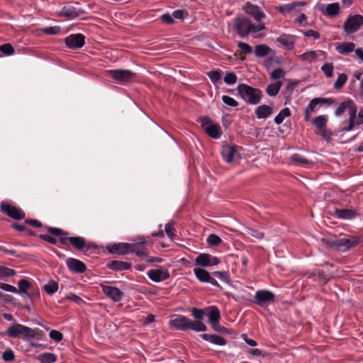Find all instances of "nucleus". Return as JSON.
<instances>
[{"label":"nucleus","mask_w":363,"mask_h":363,"mask_svg":"<svg viewBox=\"0 0 363 363\" xmlns=\"http://www.w3.org/2000/svg\"><path fill=\"white\" fill-rule=\"evenodd\" d=\"M169 325L177 330L183 331L193 330L196 332H204L207 330L203 323L193 322L187 317L179 314L171 316Z\"/></svg>","instance_id":"f257e3e1"},{"label":"nucleus","mask_w":363,"mask_h":363,"mask_svg":"<svg viewBox=\"0 0 363 363\" xmlns=\"http://www.w3.org/2000/svg\"><path fill=\"white\" fill-rule=\"evenodd\" d=\"M233 23L238 34L242 38L247 37L251 33H257L265 29L263 23H254L245 17L235 18Z\"/></svg>","instance_id":"f03ea898"},{"label":"nucleus","mask_w":363,"mask_h":363,"mask_svg":"<svg viewBox=\"0 0 363 363\" xmlns=\"http://www.w3.org/2000/svg\"><path fill=\"white\" fill-rule=\"evenodd\" d=\"M239 96L247 103L256 105L262 99V91L245 84H240L237 87Z\"/></svg>","instance_id":"7ed1b4c3"},{"label":"nucleus","mask_w":363,"mask_h":363,"mask_svg":"<svg viewBox=\"0 0 363 363\" xmlns=\"http://www.w3.org/2000/svg\"><path fill=\"white\" fill-rule=\"evenodd\" d=\"M6 334L12 338H33L37 335V330L19 323H15L6 330Z\"/></svg>","instance_id":"20e7f679"},{"label":"nucleus","mask_w":363,"mask_h":363,"mask_svg":"<svg viewBox=\"0 0 363 363\" xmlns=\"http://www.w3.org/2000/svg\"><path fill=\"white\" fill-rule=\"evenodd\" d=\"M313 124L316 127L318 130L316 133L320 135L323 138L327 140H329L331 138L332 133L330 130H327L326 124L328 122V117L326 116H319L314 118L313 121Z\"/></svg>","instance_id":"39448f33"},{"label":"nucleus","mask_w":363,"mask_h":363,"mask_svg":"<svg viewBox=\"0 0 363 363\" xmlns=\"http://www.w3.org/2000/svg\"><path fill=\"white\" fill-rule=\"evenodd\" d=\"M108 76L121 83L128 82L135 77V73L128 69L109 70Z\"/></svg>","instance_id":"423d86ee"},{"label":"nucleus","mask_w":363,"mask_h":363,"mask_svg":"<svg viewBox=\"0 0 363 363\" xmlns=\"http://www.w3.org/2000/svg\"><path fill=\"white\" fill-rule=\"evenodd\" d=\"M359 242V239L356 237H347L337 240L335 245L340 251H346L356 247Z\"/></svg>","instance_id":"0eeeda50"},{"label":"nucleus","mask_w":363,"mask_h":363,"mask_svg":"<svg viewBox=\"0 0 363 363\" xmlns=\"http://www.w3.org/2000/svg\"><path fill=\"white\" fill-rule=\"evenodd\" d=\"M201 125L206 130V133L214 139H218L220 137L221 131L219 125L211 123L208 118H202L201 120Z\"/></svg>","instance_id":"6e6552de"},{"label":"nucleus","mask_w":363,"mask_h":363,"mask_svg":"<svg viewBox=\"0 0 363 363\" xmlns=\"http://www.w3.org/2000/svg\"><path fill=\"white\" fill-rule=\"evenodd\" d=\"M243 9L246 13L251 16L258 23L266 17L264 12L259 6L250 2L245 4Z\"/></svg>","instance_id":"1a4fd4ad"},{"label":"nucleus","mask_w":363,"mask_h":363,"mask_svg":"<svg viewBox=\"0 0 363 363\" xmlns=\"http://www.w3.org/2000/svg\"><path fill=\"white\" fill-rule=\"evenodd\" d=\"M363 24V17L360 15H354L350 17L344 25L345 31L347 33L356 32Z\"/></svg>","instance_id":"9d476101"},{"label":"nucleus","mask_w":363,"mask_h":363,"mask_svg":"<svg viewBox=\"0 0 363 363\" xmlns=\"http://www.w3.org/2000/svg\"><path fill=\"white\" fill-rule=\"evenodd\" d=\"M66 45L71 49H79L84 46L85 37L81 33L72 34L65 40Z\"/></svg>","instance_id":"9b49d317"},{"label":"nucleus","mask_w":363,"mask_h":363,"mask_svg":"<svg viewBox=\"0 0 363 363\" xmlns=\"http://www.w3.org/2000/svg\"><path fill=\"white\" fill-rule=\"evenodd\" d=\"M195 262L199 266L206 267L217 265L220 263V260L216 257L212 256L209 254L202 253L196 258Z\"/></svg>","instance_id":"f8f14e48"},{"label":"nucleus","mask_w":363,"mask_h":363,"mask_svg":"<svg viewBox=\"0 0 363 363\" xmlns=\"http://www.w3.org/2000/svg\"><path fill=\"white\" fill-rule=\"evenodd\" d=\"M1 209L7 216L15 220H21L25 218V213L23 211L10 204L2 203Z\"/></svg>","instance_id":"ddd939ff"},{"label":"nucleus","mask_w":363,"mask_h":363,"mask_svg":"<svg viewBox=\"0 0 363 363\" xmlns=\"http://www.w3.org/2000/svg\"><path fill=\"white\" fill-rule=\"evenodd\" d=\"M329 99L323 98H314L313 99L308 105L306 106L304 112V120L306 121H311V115L317 111V106L318 104H323L328 102Z\"/></svg>","instance_id":"4468645a"},{"label":"nucleus","mask_w":363,"mask_h":363,"mask_svg":"<svg viewBox=\"0 0 363 363\" xmlns=\"http://www.w3.org/2000/svg\"><path fill=\"white\" fill-rule=\"evenodd\" d=\"M255 302L260 306H264L270 302H273L274 295L269 291H257L255 295Z\"/></svg>","instance_id":"2eb2a0df"},{"label":"nucleus","mask_w":363,"mask_h":363,"mask_svg":"<svg viewBox=\"0 0 363 363\" xmlns=\"http://www.w3.org/2000/svg\"><path fill=\"white\" fill-rule=\"evenodd\" d=\"M103 293L114 302H118L122 299L123 293L117 287L111 286H101Z\"/></svg>","instance_id":"dca6fc26"},{"label":"nucleus","mask_w":363,"mask_h":363,"mask_svg":"<svg viewBox=\"0 0 363 363\" xmlns=\"http://www.w3.org/2000/svg\"><path fill=\"white\" fill-rule=\"evenodd\" d=\"M135 247L136 246L134 244L121 242L108 247V250L111 253L125 255L128 252H130L131 250H135Z\"/></svg>","instance_id":"f3484780"},{"label":"nucleus","mask_w":363,"mask_h":363,"mask_svg":"<svg viewBox=\"0 0 363 363\" xmlns=\"http://www.w3.org/2000/svg\"><path fill=\"white\" fill-rule=\"evenodd\" d=\"M147 274L148 277L155 282L164 281L169 277L168 270L163 269H150Z\"/></svg>","instance_id":"a211bd4d"},{"label":"nucleus","mask_w":363,"mask_h":363,"mask_svg":"<svg viewBox=\"0 0 363 363\" xmlns=\"http://www.w3.org/2000/svg\"><path fill=\"white\" fill-rule=\"evenodd\" d=\"M196 277L201 282L209 283L213 286H218L217 281L211 277L210 274L203 268H195L194 269Z\"/></svg>","instance_id":"6ab92c4d"},{"label":"nucleus","mask_w":363,"mask_h":363,"mask_svg":"<svg viewBox=\"0 0 363 363\" xmlns=\"http://www.w3.org/2000/svg\"><path fill=\"white\" fill-rule=\"evenodd\" d=\"M357 106L351 108L349 124L347 126L342 128V130L347 132L351 131L354 128L363 124V120L360 119L359 116H357Z\"/></svg>","instance_id":"aec40b11"},{"label":"nucleus","mask_w":363,"mask_h":363,"mask_svg":"<svg viewBox=\"0 0 363 363\" xmlns=\"http://www.w3.org/2000/svg\"><path fill=\"white\" fill-rule=\"evenodd\" d=\"M222 156L227 162H232L234 159L238 157L237 147L233 145H224L222 148Z\"/></svg>","instance_id":"412c9836"},{"label":"nucleus","mask_w":363,"mask_h":363,"mask_svg":"<svg viewBox=\"0 0 363 363\" xmlns=\"http://www.w3.org/2000/svg\"><path fill=\"white\" fill-rule=\"evenodd\" d=\"M67 267L72 272L76 273H83L86 271V265L77 259L68 258L66 260Z\"/></svg>","instance_id":"4be33fe9"},{"label":"nucleus","mask_w":363,"mask_h":363,"mask_svg":"<svg viewBox=\"0 0 363 363\" xmlns=\"http://www.w3.org/2000/svg\"><path fill=\"white\" fill-rule=\"evenodd\" d=\"M340 4L337 2L331 3L325 6V7L321 8L322 13L328 17H334L340 13Z\"/></svg>","instance_id":"5701e85b"},{"label":"nucleus","mask_w":363,"mask_h":363,"mask_svg":"<svg viewBox=\"0 0 363 363\" xmlns=\"http://www.w3.org/2000/svg\"><path fill=\"white\" fill-rule=\"evenodd\" d=\"M295 40V36L288 34H282L277 39L278 43L288 50H292L294 48Z\"/></svg>","instance_id":"b1692460"},{"label":"nucleus","mask_w":363,"mask_h":363,"mask_svg":"<svg viewBox=\"0 0 363 363\" xmlns=\"http://www.w3.org/2000/svg\"><path fill=\"white\" fill-rule=\"evenodd\" d=\"M335 215L337 218L344 220L352 219L357 216V213L352 208L335 209Z\"/></svg>","instance_id":"393cba45"},{"label":"nucleus","mask_w":363,"mask_h":363,"mask_svg":"<svg viewBox=\"0 0 363 363\" xmlns=\"http://www.w3.org/2000/svg\"><path fill=\"white\" fill-rule=\"evenodd\" d=\"M355 44L352 42L342 43L336 45V50L339 54L347 55L354 50Z\"/></svg>","instance_id":"a878e982"},{"label":"nucleus","mask_w":363,"mask_h":363,"mask_svg":"<svg viewBox=\"0 0 363 363\" xmlns=\"http://www.w3.org/2000/svg\"><path fill=\"white\" fill-rule=\"evenodd\" d=\"M255 113L259 119L266 118L272 113V108L267 105H261L256 108Z\"/></svg>","instance_id":"bb28decb"},{"label":"nucleus","mask_w":363,"mask_h":363,"mask_svg":"<svg viewBox=\"0 0 363 363\" xmlns=\"http://www.w3.org/2000/svg\"><path fill=\"white\" fill-rule=\"evenodd\" d=\"M356 105L352 100H347L342 102L335 110V115L337 116H341L346 110L348 111L349 116L350 115V110L352 108H355Z\"/></svg>","instance_id":"cd10ccee"},{"label":"nucleus","mask_w":363,"mask_h":363,"mask_svg":"<svg viewBox=\"0 0 363 363\" xmlns=\"http://www.w3.org/2000/svg\"><path fill=\"white\" fill-rule=\"evenodd\" d=\"M201 336L204 340L208 341L214 345H225L226 344L225 340L221 336L208 334H202Z\"/></svg>","instance_id":"c85d7f7f"},{"label":"nucleus","mask_w":363,"mask_h":363,"mask_svg":"<svg viewBox=\"0 0 363 363\" xmlns=\"http://www.w3.org/2000/svg\"><path fill=\"white\" fill-rule=\"evenodd\" d=\"M49 233L54 235L60 236V242L62 245H67L69 242V238L67 237V233L64 232L62 230L56 228H49Z\"/></svg>","instance_id":"c756f323"},{"label":"nucleus","mask_w":363,"mask_h":363,"mask_svg":"<svg viewBox=\"0 0 363 363\" xmlns=\"http://www.w3.org/2000/svg\"><path fill=\"white\" fill-rule=\"evenodd\" d=\"M40 363H54L57 361V356L51 352H44L35 357Z\"/></svg>","instance_id":"7c9ffc66"},{"label":"nucleus","mask_w":363,"mask_h":363,"mask_svg":"<svg viewBox=\"0 0 363 363\" xmlns=\"http://www.w3.org/2000/svg\"><path fill=\"white\" fill-rule=\"evenodd\" d=\"M60 15L69 18H74L79 16V11L74 6L68 5L62 9Z\"/></svg>","instance_id":"2f4dec72"},{"label":"nucleus","mask_w":363,"mask_h":363,"mask_svg":"<svg viewBox=\"0 0 363 363\" xmlns=\"http://www.w3.org/2000/svg\"><path fill=\"white\" fill-rule=\"evenodd\" d=\"M281 86L282 82L277 81L274 83L269 84L266 89V92L270 96H275L278 94Z\"/></svg>","instance_id":"473e14b6"},{"label":"nucleus","mask_w":363,"mask_h":363,"mask_svg":"<svg viewBox=\"0 0 363 363\" xmlns=\"http://www.w3.org/2000/svg\"><path fill=\"white\" fill-rule=\"evenodd\" d=\"M305 2H293L291 4H284L279 7V11L284 15H286L294 10L298 6H304Z\"/></svg>","instance_id":"72a5a7b5"},{"label":"nucleus","mask_w":363,"mask_h":363,"mask_svg":"<svg viewBox=\"0 0 363 363\" xmlns=\"http://www.w3.org/2000/svg\"><path fill=\"white\" fill-rule=\"evenodd\" d=\"M206 311H208V319L209 323H218L219 320L220 318V311L219 310L215 307L211 306L208 308H206Z\"/></svg>","instance_id":"f704fd0d"},{"label":"nucleus","mask_w":363,"mask_h":363,"mask_svg":"<svg viewBox=\"0 0 363 363\" xmlns=\"http://www.w3.org/2000/svg\"><path fill=\"white\" fill-rule=\"evenodd\" d=\"M299 58L303 62L311 63L316 60L318 58V55L317 52L314 50H308L301 55Z\"/></svg>","instance_id":"c9c22d12"},{"label":"nucleus","mask_w":363,"mask_h":363,"mask_svg":"<svg viewBox=\"0 0 363 363\" xmlns=\"http://www.w3.org/2000/svg\"><path fill=\"white\" fill-rule=\"evenodd\" d=\"M69 242L77 250H82L86 245L85 239L82 237H69Z\"/></svg>","instance_id":"e433bc0d"},{"label":"nucleus","mask_w":363,"mask_h":363,"mask_svg":"<svg viewBox=\"0 0 363 363\" xmlns=\"http://www.w3.org/2000/svg\"><path fill=\"white\" fill-rule=\"evenodd\" d=\"M270 50V48L266 45H258L255 48V53L259 57L267 56L269 53Z\"/></svg>","instance_id":"4c0bfd02"},{"label":"nucleus","mask_w":363,"mask_h":363,"mask_svg":"<svg viewBox=\"0 0 363 363\" xmlns=\"http://www.w3.org/2000/svg\"><path fill=\"white\" fill-rule=\"evenodd\" d=\"M130 264L122 261H113L110 264V267L115 270H125L130 269Z\"/></svg>","instance_id":"58836bf2"},{"label":"nucleus","mask_w":363,"mask_h":363,"mask_svg":"<svg viewBox=\"0 0 363 363\" xmlns=\"http://www.w3.org/2000/svg\"><path fill=\"white\" fill-rule=\"evenodd\" d=\"M291 115V111L289 108H283L277 116L274 118V122L277 125L281 124L284 120Z\"/></svg>","instance_id":"ea45409f"},{"label":"nucleus","mask_w":363,"mask_h":363,"mask_svg":"<svg viewBox=\"0 0 363 363\" xmlns=\"http://www.w3.org/2000/svg\"><path fill=\"white\" fill-rule=\"evenodd\" d=\"M44 290L49 295H52L58 290V284L55 281L51 280L44 286Z\"/></svg>","instance_id":"a19ab883"},{"label":"nucleus","mask_w":363,"mask_h":363,"mask_svg":"<svg viewBox=\"0 0 363 363\" xmlns=\"http://www.w3.org/2000/svg\"><path fill=\"white\" fill-rule=\"evenodd\" d=\"M291 160L296 164L301 165V166H304V165L310 163L309 160H308L306 158H305L304 157H303L302 155H301L299 154L292 155L291 156Z\"/></svg>","instance_id":"79ce46f5"},{"label":"nucleus","mask_w":363,"mask_h":363,"mask_svg":"<svg viewBox=\"0 0 363 363\" xmlns=\"http://www.w3.org/2000/svg\"><path fill=\"white\" fill-rule=\"evenodd\" d=\"M30 287V283L26 279H21L18 281V293L21 294H25L29 296L27 291Z\"/></svg>","instance_id":"37998d69"},{"label":"nucleus","mask_w":363,"mask_h":363,"mask_svg":"<svg viewBox=\"0 0 363 363\" xmlns=\"http://www.w3.org/2000/svg\"><path fill=\"white\" fill-rule=\"evenodd\" d=\"M208 77L213 84H216L221 79V72L218 70H212L207 73Z\"/></svg>","instance_id":"c03bdc74"},{"label":"nucleus","mask_w":363,"mask_h":363,"mask_svg":"<svg viewBox=\"0 0 363 363\" xmlns=\"http://www.w3.org/2000/svg\"><path fill=\"white\" fill-rule=\"evenodd\" d=\"M286 72L281 68H277L270 73V79L278 80L284 77Z\"/></svg>","instance_id":"a18cd8bd"},{"label":"nucleus","mask_w":363,"mask_h":363,"mask_svg":"<svg viewBox=\"0 0 363 363\" xmlns=\"http://www.w3.org/2000/svg\"><path fill=\"white\" fill-rule=\"evenodd\" d=\"M333 69L334 67L332 63L324 64L321 67V70L328 78H330L333 76Z\"/></svg>","instance_id":"49530a36"},{"label":"nucleus","mask_w":363,"mask_h":363,"mask_svg":"<svg viewBox=\"0 0 363 363\" xmlns=\"http://www.w3.org/2000/svg\"><path fill=\"white\" fill-rule=\"evenodd\" d=\"M191 315L196 319L194 322H200L203 323L202 320L204 316V311L201 309H197L196 308H194L191 310Z\"/></svg>","instance_id":"de8ad7c7"},{"label":"nucleus","mask_w":363,"mask_h":363,"mask_svg":"<svg viewBox=\"0 0 363 363\" xmlns=\"http://www.w3.org/2000/svg\"><path fill=\"white\" fill-rule=\"evenodd\" d=\"M347 79V75L345 74H339L337 80L335 81L334 84V87L335 89H340L343 86V85L346 83Z\"/></svg>","instance_id":"09e8293b"},{"label":"nucleus","mask_w":363,"mask_h":363,"mask_svg":"<svg viewBox=\"0 0 363 363\" xmlns=\"http://www.w3.org/2000/svg\"><path fill=\"white\" fill-rule=\"evenodd\" d=\"M61 31V28L59 26H50L42 29V32L46 35H57Z\"/></svg>","instance_id":"8fccbe9b"},{"label":"nucleus","mask_w":363,"mask_h":363,"mask_svg":"<svg viewBox=\"0 0 363 363\" xmlns=\"http://www.w3.org/2000/svg\"><path fill=\"white\" fill-rule=\"evenodd\" d=\"M0 51L6 55H11L15 52L13 47L9 43L1 45L0 46Z\"/></svg>","instance_id":"3c124183"},{"label":"nucleus","mask_w":363,"mask_h":363,"mask_svg":"<svg viewBox=\"0 0 363 363\" xmlns=\"http://www.w3.org/2000/svg\"><path fill=\"white\" fill-rule=\"evenodd\" d=\"M237 76L233 72H228L226 73L224 77V82L228 85L235 84L237 82Z\"/></svg>","instance_id":"603ef678"},{"label":"nucleus","mask_w":363,"mask_h":363,"mask_svg":"<svg viewBox=\"0 0 363 363\" xmlns=\"http://www.w3.org/2000/svg\"><path fill=\"white\" fill-rule=\"evenodd\" d=\"M246 233L256 239L261 240L264 238V233L253 228H247Z\"/></svg>","instance_id":"864d4df0"},{"label":"nucleus","mask_w":363,"mask_h":363,"mask_svg":"<svg viewBox=\"0 0 363 363\" xmlns=\"http://www.w3.org/2000/svg\"><path fill=\"white\" fill-rule=\"evenodd\" d=\"M207 242L210 245L216 246L218 245L221 242V239L215 234H211L207 238Z\"/></svg>","instance_id":"5fc2aeb1"},{"label":"nucleus","mask_w":363,"mask_h":363,"mask_svg":"<svg viewBox=\"0 0 363 363\" xmlns=\"http://www.w3.org/2000/svg\"><path fill=\"white\" fill-rule=\"evenodd\" d=\"M16 274L15 270L5 267H0V277H12Z\"/></svg>","instance_id":"6e6d98bb"},{"label":"nucleus","mask_w":363,"mask_h":363,"mask_svg":"<svg viewBox=\"0 0 363 363\" xmlns=\"http://www.w3.org/2000/svg\"><path fill=\"white\" fill-rule=\"evenodd\" d=\"M222 101L225 104L229 106L235 107L238 105L237 101H235L233 98L224 95L222 96Z\"/></svg>","instance_id":"4d7b16f0"},{"label":"nucleus","mask_w":363,"mask_h":363,"mask_svg":"<svg viewBox=\"0 0 363 363\" xmlns=\"http://www.w3.org/2000/svg\"><path fill=\"white\" fill-rule=\"evenodd\" d=\"M238 46L245 54H251L253 51L250 45L243 42H238Z\"/></svg>","instance_id":"13d9d810"},{"label":"nucleus","mask_w":363,"mask_h":363,"mask_svg":"<svg viewBox=\"0 0 363 363\" xmlns=\"http://www.w3.org/2000/svg\"><path fill=\"white\" fill-rule=\"evenodd\" d=\"M50 337L54 340L55 342H60L62 340L63 335L62 334L57 330H52L50 332Z\"/></svg>","instance_id":"bf43d9fd"},{"label":"nucleus","mask_w":363,"mask_h":363,"mask_svg":"<svg viewBox=\"0 0 363 363\" xmlns=\"http://www.w3.org/2000/svg\"><path fill=\"white\" fill-rule=\"evenodd\" d=\"M295 22L302 26H308L307 17L304 13L300 14L297 18H295Z\"/></svg>","instance_id":"052dcab7"},{"label":"nucleus","mask_w":363,"mask_h":363,"mask_svg":"<svg viewBox=\"0 0 363 363\" xmlns=\"http://www.w3.org/2000/svg\"><path fill=\"white\" fill-rule=\"evenodd\" d=\"M2 358L4 361H12L14 359L15 356L13 352L9 349L6 350L2 354Z\"/></svg>","instance_id":"680f3d73"},{"label":"nucleus","mask_w":363,"mask_h":363,"mask_svg":"<svg viewBox=\"0 0 363 363\" xmlns=\"http://www.w3.org/2000/svg\"><path fill=\"white\" fill-rule=\"evenodd\" d=\"M303 35L308 38H313L315 40L320 38V34L317 31L312 29L303 32Z\"/></svg>","instance_id":"e2e57ef3"},{"label":"nucleus","mask_w":363,"mask_h":363,"mask_svg":"<svg viewBox=\"0 0 363 363\" xmlns=\"http://www.w3.org/2000/svg\"><path fill=\"white\" fill-rule=\"evenodd\" d=\"M1 289L4 291L11 292V293H18V289L10 284L3 283V284L1 286Z\"/></svg>","instance_id":"0e129e2a"},{"label":"nucleus","mask_w":363,"mask_h":363,"mask_svg":"<svg viewBox=\"0 0 363 363\" xmlns=\"http://www.w3.org/2000/svg\"><path fill=\"white\" fill-rule=\"evenodd\" d=\"M136 247H135V250H131V252H135L138 256L143 257L147 255V252L145 250V247L142 249H139V246L138 245L134 244Z\"/></svg>","instance_id":"69168bd1"},{"label":"nucleus","mask_w":363,"mask_h":363,"mask_svg":"<svg viewBox=\"0 0 363 363\" xmlns=\"http://www.w3.org/2000/svg\"><path fill=\"white\" fill-rule=\"evenodd\" d=\"M164 230H165V233H167V235H168V237L169 238L172 239L173 235H174V233H173L174 228L170 223H168L166 224Z\"/></svg>","instance_id":"338daca9"},{"label":"nucleus","mask_w":363,"mask_h":363,"mask_svg":"<svg viewBox=\"0 0 363 363\" xmlns=\"http://www.w3.org/2000/svg\"><path fill=\"white\" fill-rule=\"evenodd\" d=\"M40 238L43 239V240H45L47 241L49 243H51V244H57V239L50 236V235H40Z\"/></svg>","instance_id":"774afa93"}]
</instances>
